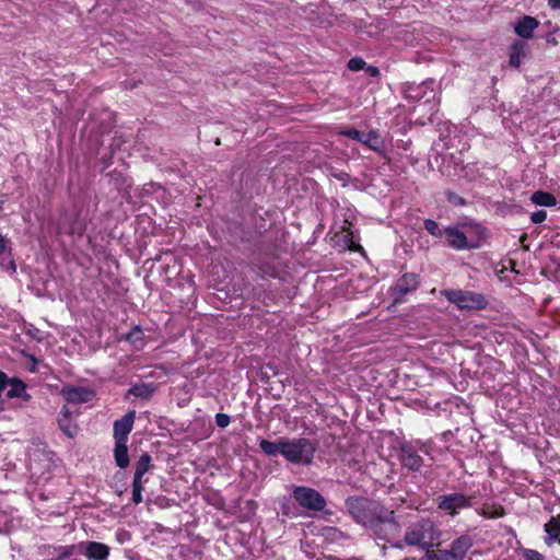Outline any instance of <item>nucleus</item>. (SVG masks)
Wrapping results in <instances>:
<instances>
[{
	"label": "nucleus",
	"instance_id": "nucleus-1",
	"mask_svg": "<svg viewBox=\"0 0 560 560\" xmlns=\"http://www.w3.org/2000/svg\"><path fill=\"white\" fill-rule=\"evenodd\" d=\"M346 508L352 518L371 530L377 539L392 541L400 534L395 512L377 501L360 497L346 500Z\"/></svg>",
	"mask_w": 560,
	"mask_h": 560
},
{
	"label": "nucleus",
	"instance_id": "nucleus-2",
	"mask_svg": "<svg viewBox=\"0 0 560 560\" xmlns=\"http://www.w3.org/2000/svg\"><path fill=\"white\" fill-rule=\"evenodd\" d=\"M441 538L442 530L436 522L432 517L421 516L406 526L404 539L396 542L394 547L401 549L404 546H409L429 550L439 546Z\"/></svg>",
	"mask_w": 560,
	"mask_h": 560
},
{
	"label": "nucleus",
	"instance_id": "nucleus-3",
	"mask_svg": "<svg viewBox=\"0 0 560 560\" xmlns=\"http://www.w3.org/2000/svg\"><path fill=\"white\" fill-rule=\"evenodd\" d=\"M317 444L307 438H283V458L291 464L308 466L313 463Z\"/></svg>",
	"mask_w": 560,
	"mask_h": 560
},
{
	"label": "nucleus",
	"instance_id": "nucleus-4",
	"mask_svg": "<svg viewBox=\"0 0 560 560\" xmlns=\"http://www.w3.org/2000/svg\"><path fill=\"white\" fill-rule=\"evenodd\" d=\"M432 446L430 442L421 440L407 441L400 444L399 462L404 468L418 471L423 466V456L430 455Z\"/></svg>",
	"mask_w": 560,
	"mask_h": 560
},
{
	"label": "nucleus",
	"instance_id": "nucleus-5",
	"mask_svg": "<svg viewBox=\"0 0 560 560\" xmlns=\"http://www.w3.org/2000/svg\"><path fill=\"white\" fill-rule=\"evenodd\" d=\"M441 295L459 311H480L486 308L488 304L485 295L469 290L447 289L442 290Z\"/></svg>",
	"mask_w": 560,
	"mask_h": 560
},
{
	"label": "nucleus",
	"instance_id": "nucleus-6",
	"mask_svg": "<svg viewBox=\"0 0 560 560\" xmlns=\"http://www.w3.org/2000/svg\"><path fill=\"white\" fill-rule=\"evenodd\" d=\"M475 498L462 492H450L440 494L436 499L438 510L444 515L455 517L462 511L470 509L474 505Z\"/></svg>",
	"mask_w": 560,
	"mask_h": 560
},
{
	"label": "nucleus",
	"instance_id": "nucleus-7",
	"mask_svg": "<svg viewBox=\"0 0 560 560\" xmlns=\"http://www.w3.org/2000/svg\"><path fill=\"white\" fill-rule=\"evenodd\" d=\"M292 498L300 508L310 512H322L326 508L325 498L317 490L311 487H294L292 490Z\"/></svg>",
	"mask_w": 560,
	"mask_h": 560
},
{
	"label": "nucleus",
	"instance_id": "nucleus-8",
	"mask_svg": "<svg viewBox=\"0 0 560 560\" xmlns=\"http://www.w3.org/2000/svg\"><path fill=\"white\" fill-rule=\"evenodd\" d=\"M406 96L418 103L417 108L428 106L431 114L436 112V92L434 91L433 82H424L416 86H410L406 91Z\"/></svg>",
	"mask_w": 560,
	"mask_h": 560
},
{
	"label": "nucleus",
	"instance_id": "nucleus-9",
	"mask_svg": "<svg viewBox=\"0 0 560 560\" xmlns=\"http://www.w3.org/2000/svg\"><path fill=\"white\" fill-rule=\"evenodd\" d=\"M472 545V537L464 534L453 540L448 550H439L436 552L440 560H464Z\"/></svg>",
	"mask_w": 560,
	"mask_h": 560
},
{
	"label": "nucleus",
	"instance_id": "nucleus-10",
	"mask_svg": "<svg viewBox=\"0 0 560 560\" xmlns=\"http://www.w3.org/2000/svg\"><path fill=\"white\" fill-rule=\"evenodd\" d=\"M460 225L467 238L469 249L481 247L487 237L486 228L475 221L464 222Z\"/></svg>",
	"mask_w": 560,
	"mask_h": 560
},
{
	"label": "nucleus",
	"instance_id": "nucleus-11",
	"mask_svg": "<svg viewBox=\"0 0 560 560\" xmlns=\"http://www.w3.org/2000/svg\"><path fill=\"white\" fill-rule=\"evenodd\" d=\"M345 135L352 140H357V141L365 144L368 148L372 149L373 151L380 152L384 148L383 139L375 131L363 132L358 129L351 128V129H348L347 131H345Z\"/></svg>",
	"mask_w": 560,
	"mask_h": 560
},
{
	"label": "nucleus",
	"instance_id": "nucleus-12",
	"mask_svg": "<svg viewBox=\"0 0 560 560\" xmlns=\"http://www.w3.org/2000/svg\"><path fill=\"white\" fill-rule=\"evenodd\" d=\"M61 395L68 404L73 405L90 402L95 397L94 390L84 386L63 387Z\"/></svg>",
	"mask_w": 560,
	"mask_h": 560
},
{
	"label": "nucleus",
	"instance_id": "nucleus-13",
	"mask_svg": "<svg viewBox=\"0 0 560 560\" xmlns=\"http://www.w3.org/2000/svg\"><path fill=\"white\" fill-rule=\"evenodd\" d=\"M446 244L456 250H469L467 238L464 234L462 225H450L444 229Z\"/></svg>",
	"mask_w": 560,
	"mask_h": 560
},
{
	"label": "nucleus",
	"instance_id": "nucleus-14",
	"mask_svg": "<svg viewBox=\"0 0 560 560\" xmlns=\"http://www.w3.org/2000/svg\"><path fill=\"white\" fill-rule=\"evenodd\" d=\"M79 549L89 560H106L109 556V547L97 541L79 542Z\"/></svg>",
	"mask_w": 560,
	"mask_h": 560
},
{
	"label": "nucleus",
	"instance_id": "nucleus-15",
	"mask_svg": "<svg viewBox=\"0 0 560 560\" xmlns=\"http://www.w3.org/2000/svg\"><path fill=\"white\" fill-rule=\"evenodd\" d=\"M136 419V411H128L124 417L114 422V439L115 441L127 442L128 435L133 428Z\"/></svg>",
	"mask_w": 560,
	"mask_h": 560
},
{
	"label": "nucleus",
	"instance_id": "nucleus-16",
	"mask_svg": "<svg viewBox=\"0 0 560 560\" xmlns=\"http://www.w3.org/2000/svg\"><path fill=\"white\" fill-rule=\"evenodd\" d=\"M539 26L537 19L524 15L514 23V32L522 38L529 39L534 36L535 30Z\"/></svg>",
	"mask_w": 560,
	"mask_h": 560
},
{
	"label": "nucleus",
	"instance_id": "nucleus-17",
	"mask_svg": "<svg viewBox=\"0 0 560 560\" xmlns=\"http://www.w3.org/2000/svg\"><path fill=\"white\" fill-rule=\"evenodd\" d=\"M419 285L418 277L415 273H405L402 275L396 285L395 292L397 298L404 296L405 294L416 290Z\"/></svg>",
	"mask_w": 560,
	"mask_h": 560
},
{
	"label": "nucleus",
	"instance_id": "nucleus-18",
	"mask_svg": "<svg viewBox=\"0 0 560 560\" xmlns=\"http://www.w3.org/2000/svg\"><path fill=\"white\" fill-rule=\"evenodd\" d=\"M559 516H552L545 525V542L546 545L553 546L555 544L560 545V524Z\"/></svg>",
	"mask_w": 560,
	"mask_h": 560
},
{
	"label": "nucleus",
	"instance_id": "nucleus-19",
	"mask_svg": "<svg viewBox=\"0 0 560 560\" xmlns=\"http://www.w3.org/2000/svg\"><path fill=\"white\" fill-rule=\"evenodd\" d=\"M8 386L10 387L7 392L8 398H22L24 400L31 398L26 393V384L22 380L18 377L9 378Z\"/></svg>",
	"mask_w": 560,
	"mask_h": 560
},
{
	"label": "nucleus",
	"instance_id": "nucleus-20",
	"mask_svg": "<svg viewBox=\"0 0 560 560\" xmlns=\"http://www.w3.org/2000/svg\"><path fill=\"white\" fill-rule=\"evenodd\" d=\"M70 413L69 408L63 407L58 417V424L67 436L73 438L77 433V425L71 422Z\"/></svg>",
	"mask_w": 560,
	"mask_h": 560
},
{
	"label": "nucleus",
	"instance_id": "nucleus-21",
	"mask_svg": "<svg viewBox=\"0 0 560 560\" xmlns=\"http://www.w3.org/2000/svg\"><path fill=\"white\" fill-rule=\"evenodd\" d=\"M526 44L522 40H516L510 48L509 63L513 68H518L522 63V59L525 56Z\"/></svg>",
	"mask_w": 560,
	"mask_h": 560
},
{
	"label": "nucleus",
	"instance_id": "nucleus-22",
	"mask_svg": "<svg viewBox=\"0 0 560 560\" xmlns=\"http://www.w3.org/2000/svg\"><path fill=\"white\" fill-rule=\"evenodd\" d=\"M114 458H115L116 465L119 468L124 469V468L128 467L129 455H128L127 442L115 441Z\"/></svg>",
	"mask_w": 560,
	"mask_h": 560
},
{
	"label": "nucleus",
	"instance_id": "nucleus-23",
	"mask_svg": "<svg viewBox=\"0 0 560 560\" xmlns=\"http://www.w3.org/2000/svg\"><path fill=\"white\" fill-rule=\"evenodd\" d=\"M259 447L267 456H283V438L276 442H271L265 439L259 440Z\"/></svg>",
	"mask_w": 560,
	"mask_h": 560
},
{
	"label": "nucleus",
	"instance_id": "nucleus-24",
	"mask_svg": "<svg viewBox=\"0 0 560 560\" xmlns=\"http://www.w3.org/2000/svg\"><path fill=\"white\" fill-rule=\"evenodd\" d=\"M124 340L128 341L136 350L143 349L145 345L144 332L138 325L133 326V328L124 336Z\"/></svg>",
	"mask_w": 560,
	"mask_h": 560
},
{
	"label": "nucleus",
	"instance_id": "nucleus-25",
	"mask_svg": "<svg viewBox=\"0 0 560 560\" xmlns=\"http://www.w3.org/2000/svg\"><path fill=\"white\" fill-rule=\"evenodd\" d=\"M151 468V456L149 453H143L136 463V470L133 475V480L143 481V476Z\"/></svg>",
	"mask_w": 560,
	"mask_h": 560
},
{
	"label": "nucleus",
	"instance_id": "nucleus-26",
	"mask_svg": "<svg viewBox=\"0 0 560 560\" xmlns=\"http://www.w3.org/2000/svg\"><path fill=\"white\" fill-rule=\"evenodd\" d=\"M530 200L534 205L542 207H555L557 205L556 197L552 194L544 190L535 191L532 195Z\"/></svg>",
	"mask_w": 560,
	"mask_h": 560
},
{
	"label": "nucleus",
	"instance_id": "nucleus-27",
	"mask_svg": "<svg viewBox=\"0 0 560 560\" xmlns=\"http://www.w3.org/2000/svg\"><path fill=\"white\" fill-rule=\"evenodd\" d=\"M154 392L151 384L140 383L135 384L128 389V394L142 399H149Z\"/></svg>",
	"mask_w": 560,
	"mask_h": 560
},
{
	"label": "nucleus",
	"instance_id": "nucleus-28",
	"mask_svg": "<svg viewBox=\"0 0 560 560\" xmlns=\"http://www.w3.org/2000/svg\"><path fill=\"white\" fill-rule=\"evenodd\" d=\"M60 229L69 234L82 235L85 230V224L75 215L73 222L69 226H67L66 220L62 221L60 224Z\"/></svg>",
	"mask_w": 560,
	"mask_h": 560
},
{
	"label": "nucleus",
	"instance_id": "nucleus-29",
	"mask_svg": "<svg viewBox=\"0 0 560 560\" xmlns=\"http://www.w3.org/2000/svg\"><path fill=\"white\" fill-rule=\"evenodd\" d=\"M423 226H424L425 231L434 237L444 236V230L441 229L439 223L432 219H425L423 221Z\"/></svg>",
	"mask_w": 560,
	"mask_h": 560
},
{
	"label": "nucleus",
	"instance_id": "nucleus-30",
	"mask_svg": "<svg viewBox=\"0 0 560 560\" xmlns=\"http://www.w3.org/2000/svg\"><path fill=\"white\" fill-rule=\"evenodd\" d=\"M144 481L132 480V502L139 504L142 502V490Z\"/></svg>",
	"mask_w": 560,
	"mask_h": 560
},
{
	"label": "nucleus",
	"instance_id": "nucleus-31",
	"mask_svg": "<svg viewBox=\"0 0 560 560\" xmlns=\"http://www.w3.org/2000/svg\"><path fill=\"white\" fill-rule=\"evenodd\" d=\"M445 197H446V200L453 206L466 205L465 199L454 191H451V190L445 191Z\"/></svg>",
	"mask_w": 560,
	"mask_h": 560
},
{
	"label": "nucleus",
	"instance_id": "nucleus-32",
	"mask_svg": "<svg viewBox=\"0 0 560 560\" xmlns=\"http://www.w3.org/2000/svg\"><path fill=\"white\" fill-rule=\"evenodd\" d=\"M522 555L525 560H546L539 551L529 548L523 549Z\"/></svg>",
	"mask_w": 560,
	"mask_h": 560
},
{
	"label": "nucleus",
	"instance_id": "nucleus-33",
	"mask_svg": "<svg viewBox=\"0 0 560 560\" xmlns=\"http://www.w3.org/2000/svg\"><path fill=\"white\" fill-rule=\"evenodd\" d=\"M402 560H440L438 552L433 550H425L421 557H406Z\"/></svg>",
	"mask_w": 560,
	"mask_h": 560
},
{
	"label": "nucleus",
	"instance_id": "nucleus-34",
	"mask_svg": "<svg viewBox=\"0 0 560 560\" xmlns=\"http://www.w3.org/2000/svg\"><path fill=\"white\" fill-rule=\"evenodd\" d=\"M365 66V61L360 57H353L348 62V68L352 71L362 70Z\"/></svg>",
	"mask_w": 560,
	"mask_h": 560
},
{
	"label": "nucleus",
	"instance_id": "nucleus-35",
	"mask_svg": "<svg viewBox=\"0 0 560 560\" xmlns=\"http://www.w3.org/2000/svg\"><path fill=\"white\" fill-rule=\"evenodd\" d=\"M231 422V418L229 415L226 413H217L215 415V424L219 427V428H226Z\"/></svg>",
	"mask_w": 560,
	"mask_h": 560
},
{
	"label": "nucleus",
	"instance_id": "nucleus-36",
	"mask_svg": "<svg viewBox=\"0 0 560 560\" xmlns=\"http://www.w3.org/2000/svg\"><path fill=\"white\" fill-rule=\"evenodd\" d=\"M547 218V212L545 210H538L532 213L530 221L535 224L542 223Z\"/></svg>",
	"mask_w": 560,
	"mask_h": 560
},
{
	"label": "nucleus",
	"instance_id": "nucleus-37",
	"mask_svg": "<svg viewBox=\"0 0 560 560\" xmlns=\"http://www.w3.org/2000/svg\"><path fill=\"white\" fill-rule=\"evenodd\" d=\"M10 241L0 232V256L9 249Z\"/></svg>",
	"mask_w": 560,
	"mask_h": 560
},
{
	"label": "nucleus",
	"instance_id": "nucleus-38",
	"mask_svg": "<svg viewBox=\"0 0 560 560\" xmlns=\"http://www.w3.org/2000/svg\"><path fill=\"white\" fill-rule=\"evenodd\" d=\"M9 377L8 375L0 371V393L4 390V388L8 386Z\"/></svg>",
	"mask_w": 560,
	"mask_h": 560
},
{
	"label": "nucleus",
	"instance_id": "nucleus-39",
	"mask_svg": "<svg viewBox=\"0 0 560 560\" xmlns=\"http://www.w3.org/2000/svg\"><path fill=\"white\" fill-rule=\"evenodd\" d=\"M548 5L553 10H560V0H548Z\"/></svg>",
	"mask_w": 560,
	"mask_h": 560
},
{
	"label": "nucleus",
	"instance_id": "nucleus-40",
	"mask_svg": "<svg viewBox=\"0 0 560 560\" xmlns=\"http://www.w3.org/2000/svg\"><path fill=\"white\" fill-rule=\"evenodd\" d=\"M368 73L372 77H376L380 73V70L376 67H368Z\"/></svg>",
	"mask_w": 560,
	"mask_h": 560
},
{
	"label": "nucleus",
	"instance_id": "nucleus-41",
	"mask_svg": "<svg viewBox=\"0 0 560 560\" xmlns=\"http://www.w3.org/2000/svg\"><path fill=\"white\" fill-rule=\"evenodd\" d=\"M348 248L351 250H357L359 248V245H357L351 238L349 240Z\"/></svg>",
	"mask_w": 560,
	"mask_h": 560
},
{
	"label": "nucleus",
	"instance_id": "nucleus-42",
	"mask_svg": "<svg viewBox=\"0 0 560 560\" xmlns=\"http://www.w3.org/2000/svg\"><path fill=\"white\" fill-rule=\"evenodd\" d=\"M10 267H11V269H12L13 271H15V265H14V261H12V260L10 261Z\"/></svg>",
	"mask_w": 560,
	"mask_h": 560
},
{
	"label": "nucleus",
	"instance_id": "nucleus-43",
	"mask_svg": "<svg viewBox=\"0 0 560 560\" xmlns=\"http://www.w3.org/2000/svg\"><path fill=\"white\" fill-rule=\"evenodd\" d=\"M3 203H4V201L0 200V212L3 210Z\"/></svg>",
	"mask_w": 560,
	"mask_h": 560
}]
</instances>
